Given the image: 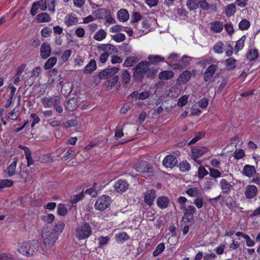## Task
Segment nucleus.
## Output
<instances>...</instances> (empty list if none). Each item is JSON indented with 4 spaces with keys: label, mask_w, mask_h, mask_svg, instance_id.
Returning a JSON list of instances; mask_svg holds the SVG:
<instances>
[{
    "label": "nucleus",
    "mask_w": 260,
    "mask_h": 260,
    "mask_svg": "<svg viewBox=\"0 0 260 260\" xmlns=\"http://www.w3.org/2000/svg\"><path fill=\"white\" fill-rule=\"evenodd\" d=\"M112 39L116 42H122L125 40V36L123 34L118 33L112 36Z\"/></svg>",
    "instance_id": "54"
},
{
    "label": "nucleus",
    "mask_w": 260,
    "mask_h": 260,
    "mask_svg": "<svg viewBox=\"0 0 260 260\" xmlns=\"http://www.w3.org/2000/svg\"><path fill=\"white\" fill-rule=\"evenodd\" d=\"M147 58L149 61V62L153 64H156L159 62L165 61V58L158 55H149Z\"/></svg>",
    "instance_id": "23"
},
{
    "label": "nucleus",
    "mask_w": 260,
    "mask_h": 260,
    "mask_svg": "<svg viewBox=\"0 0 260 260\" xmlns=\"http://www.w3.org/2000/svg\"><path fill=\"white\" fill-rule=\"evenodd\" d=\"M100 246L102 247L107 245L109 240L108 237H100L99 239Z\"/></svg>",
    "instance_id": "64"
},
{
    "label": "nucleus",
    "mask_w": 260,
    "mask_h": 260,
    "mask_svg": "<svg viewBox=\"0 0 260 260\" xmlns=\"http://www.w3.org/2000/svg\"><path fill=\"white\" fill-rule=\"evenodd\" d=\"M134 168L139 173H153V167L146 161H141L134 166Z\"/></svg>",
    "instance_id": "6"
},
{
    "label": "nucleus",
    "mask_w": 260,
    "mask_h": 260,
    "mask_svg": "<svg viewBox=\"0 0 260 260\" xmlns=\"http://www.w3.org/2000/svg\"><path fill=\"white\" fill-rule=\"evenodd\" d=\"M180 167L182 172L188 171L190 169L189 164L186 160L183 161L180 164Z\"/></svg>",
    "instance_id": "56"
},
{
    "label": "nucleus",
    "mask_w": 260,
    "mask_h": 260,
    "mask_svg": "<svg viewBox=\"0 0 260 260\" xmlns=\"http://www.w3.org/2000/svg\"><path fill=\"white\" fill-rule=\"evenodd\" d=\"M118 80V76H114L109 80L106 81L107 87L109 89H112L117 83Z\"/></svg>",
    "instance_id": "33"
},
{
    "label": "nucleus",
    "mask_w": 260,
    "mask_h": 260,
    "mask_svg": "<svg viewBox=\"0 0 260 260\" xmlns=\"http://www.w3.org/2000/svg\"><path fill=\"white\" fill-rule=\"evenodd\" d=\"M65 226L63 221H60L58 224H55L52 229L43 233L42 238L43 243L47 248H50L53 246L58 239V236L62 232Z\"/></svg>",
    "instance_id": "1"
},
{
    "label": "nucleus",
    "mask_w": 260,
    "mask_h": 260,
    "mask_svg": "<svg viewBox=\"0 0 260 260\" xmlns=\"http://www.w3.org/2000/svg\"><path fill=\"white\" fill-rule=\"evenodd\" d=\"M111 198L108 196L103 195L97 199L94 208L100 211L105 210L110 205Z\"/></svg>",
    "instance_id": "5"
},
{
    "label": "nucleus",
    "mask_w": 260,
    "mask_h": 260,
    "mask_svg": "<svg viewBox=\"0 0 260 260\" xmlns=\"http://www.w3.org/2000/svg\"><path fill=\"white\" fill-rule=\"evenodd\" d=\"M37 19L38 22H45L51 20V18L47 13H42L37 16Z\"/></svg>",
    "instance_id": "32"
},
{
    "label": "nucleus",
    "mask_w": 260,
    "mask_h": 260,
    "mask_svg": "<svg viewBox=\"0 0 260 260\" xmlns=\"http://www.w3.org/2000/svg\"><path fill=\"white\" fill-rule=\"evenodd\" d=\"M40 6V2H35L32 4L30 9V14L32 16H35L37 13V11L39 9V7Z\"/></svg>",
    "instance_id": "47"
},
{
    "label": "nucleus",
    "mask_w": 260,
    "mask_h": 260,
    "mask_svg": "<svg viewBox=\"0 0 260 260\" xmlns=\"http://www.w3.org/2000/svg\"><path fill=\"white\" fill-rule=\"evenodd\" d=\"M177 163V160L174 156L172 155H167L163 161L162 165L167 168H173Z\"/></svg>",
    "instance_id": "11"
},
{
    "label": "nucleus",
    "mask_w": 260,
    "mask_h": 260,
    "mask_svg": "<svg viewBox=\"0 0 260 260\" xmlns=\"http://www.w3.org/2000/svg\"><path fill=\"white\" fill-rule=\"evenodd\" d=\"M107 36L106 32L103 29H100L95 33L94 38L97 41H102L106 38Z\"/></svg>",
    "instance_id": "41"
},
{
    "label": "nucleus",
    "mask_w": 260,
    "mask_h": 260,
    "mask_svg": "<svg viewBox=\"0 0 260 260\" xmlns=\"http://www.w3.org/2000/svg\"><path fill=\"white\" fill-rule=\"evenodd\" d=\"M155 197V191L154 190H147L144 196V201L148 205L151 206Z\"/></svg>",
    "instance_id": "16"
},
{
    "label": "nucleus",
    "mask_w": 260,
    "mask_h": 260,
    "mask_svg": "<svg viewBox=\"0 0 260 260\" xmlns=\"http://www.w3.org/2000/svg\"><path fill=\"white\" fill-rule=\"evenodd\" d=\"M165 248V246L164 243H162L159 244L157 246L155 250L153 252V255L154 256H156L158 255L164 250Z\"/></svg>",
    "instance_id": "45"
},
{
    "label": "nucleus",
    "mask_w": 260,
    "mask_h": 260,
    "mask_svg": "<svg viewBox=\"0 0 260 260\" xmlns=\"http://www.w3.org/2000/svg\"><path fill=\"white\" fill-rule=\"evenodd\" d=\"M118 52V49L116 47H115L114 45L111 44L108 45L107 51L106 52L109 53V55L117 53Z\"/></svg>",
    "instance_id": "62"
},
{
    "label": "nucleus",
    "mask_w": 260,
    "mask_h": 260,
    "mask_svg": "<svg viewBox=\"0 0 260 260\" xmlns=\"http://www.w3.org/2000/svg\"><path fill=\"white\" fill-rule=\"evenodd\" d=\"M186 6L190 11L197 9L199 8L198 0H187Z\"/></svg>",
    "instance_id": "31"
},
{
    "label": "nucleus",
    "mask_w": 260,
    "mask_h": 260,
    "mask_svg": "<svg viewBox=\"0 0 260 260\" xmlns=\"http://www.w3.org/2000/svg\"><path fill=\"white\" fill-rule=\"evenodd\" d=\"M245 39L246 36L244 35L236 42V44L235 46V49L237 51V52L243 48Z\"/></svg>",
    "instance_id": "35"
},
{
    "label": "nucleus",
    "mask_w": 260,
    "mask_h": 260,
    "mask_svg": "<svg viewBox=\"0 0 260 260\" xmlns=\"http://www.w3.org/2000/svg\"><path fill=\"white\" fill-rule=\"evenodd\" d=\"M223 43L221 41H219L213 46V49L215 53L221 54L223 52Z\"/></svg>",
    "instance_id": "36"
},
{
    "label": "nucleus",
    "mask_w": 260,
    "mask_h": 260,
    "mask_svg": "<svg viewBox=\"0 0 260 260\" xmlns=\"http://www.w3.org/2000/svg\"><path fill=\"white\" fill-rule=\"evenodd\" d=\"M121 79L122 83L123 84V87L126 88L131 80V75L127 70H122Z\"/></svg>",
    "instance_id": "22"
},
{
    "label": "nucleus",
    "mask_w": 260,
    "mask_h": 260,
    "mask_svg": "<svg viewBox=\"0 0 260 260\" xmlns=\"http://www.w3.org/2000/svg\"><path fill=\"white\" fill-rule=\"evenodd\" d=\"M150 63L147 61L140 62L134 68V77L136 79L142 80L149 71Z\"/></svg>",
    "instance_id": "4"
},
{
    "label": "nucleus",
    "mask_w": 260,
    "mask_h": 260,
    "mask_svg": "<svg viewBox=\"0 0 260 260\" xmlns=\"http://www.w3.org/2000/svg\"><path fill=\"white\" fill-rule=\"evenodd\" d=\"M51 48L48 42H44L41 46L40 55L42 58H47L51 54Z\"/></svg>",
    "instance_id": "12"
},
{
    "label": "nucleus",
    "mask_w": 260,
    "mask_h": 260,
    "mask_svg": "<svg viewBox=\"0 0 260 260\" xmlns=\"http://www.w3.org/2000/svg\"><path fill=\"white\" fill-rule=\"evenodd\" d=\"M51 33L52 29L48 27L43 28L41 31V36L44 38L48 37L51 35Z\"/></svg>",
    "instance_id": "55"
},
{
    "label": "nucleus",
    "mask_w": 260,
    "mask_h": 260,
    "mask_svg": "<svg viewBox=\"0 0 260 260\" xmlns=\"http://www.w3.org/2000/svg\"><path fill=\"white\" fill-rule=\"evenodd\" d=\"M92 233L91 227L87 222H84L82 225L76 227L75 235L79 240L87 239Z\"/></svg>",
    "instance_id": "3"
},
{
    "label": "nucleus",
    "mask_w": 260,
    "mask_h": 260,
    "mask_svg": "<svg viewBox=\"0 0 260 260\" xmlns=\"http://www.w3.org/2000/svg\"><path fill=\"white\" fill-rule=\"evenodd\" d=\"M245 155V152L243 149L236 150L234 152V157L236 159L242 158Z\"/></svg>",
    "instance_id": "63"
},
{
    "label": "nucleus",
    "mask_w": 260,
    "mask_h": 260,
    "mask_svg": "<svg viewBox=\"0 0 260 260\" xmlns=\"http://www.w3.org/2000/svg\"><path fill=\"white\" fill-rule=\"evenodd\" d=\"M191 76L190 72L185 71L180 76L179 78H180L181 82L185 84L190 80Z\"/></svg>",
    "instance_id": "34"
},
{
    "label": "nucleus",
    "mask_w": 260,
    "mask_h": 260,
    "mask_svg": "<svg viewBox=\"0 0 260 260\" xmlns=\"http://www.w3.org/2000/svg\"><path fill=\"white\" fill-rule=\"evenodd\" d=\"M258 56V53L257 49H250L247 54V58L250 61L255 60Z\"/></svg>",
    "instance_id": "30"
},
{
    "label": "nucleus",
    "mask_w": 260,
    "mask_h": 260,
    "mask_svg": "<svg viewBox=\"0 0 260 260\" xmlns=\"http://www.w3.org/2000/svg\"><path fill=\"white\" fill-rule=\"evenodd\" d=\"M208 174V172L203 166H200L198 168V176L200 179H202Z\"/></svg>",
    "instance_id": "46"
},
{
    "label": "nucleus",
    "mask_w": 260,
    "mask_h": 260,
    "mask_svg": "<svg viewBox=\"0 0 260 260\" xmlns=\"http://www.w3.org/2000/svg\"><path fill=\"white\" fill-rule=\"evenodd\" d=\"M236 60L234 58H229L225 60V65L230 67L231 70H233L235 68V63Z\"/></svg>",
    "instance_id": "60"
},
{
    "label": "nucleus",
    "mask_w": 260,
    "mask_h": 260,
    "mask_svg": "<svg viewBox=\"0 0 260 260\" xmlns=\"http://www.w3.org/2000/svg\"><path fill=\"white\" fill-rule=\"evenodd\" d=\"M77 100L72 98L69 99L64 105L66 109L69 111H73L77 108Z\"/></svg>",
    "instance_id": "21"
},
{
    "label": "nucleus",
    "mask_w": 260,
    "mask_h": 260,
    "mask_svg": "<svg viewBox=\"0 0 260 260\" xmlns=\"http://www.w3.org/2000/svg\"><path fill=\"white\" fill-rule=\"evenodd\" d=\"M217 66L212 64L210 65L206 69L204 77L205 82H208L211 80V78L217 70Z\"/></svg>",
    "instance_id": "10"
},
{
    "label": "nucleus",
    "mask_w": 260,
    "mask_h": 260,
    "mask_svg": "<svg viewBox=\"0 0 260 260\" xmlns=\"http://www.w3.org/2000/svg\"><path fill=\"white\" fill-rule=\"evenodd\" d=\"M250 25L249 21L246 19H243L239 23V29L242 30L248 29Z\"/></svg>",
    "instance_id": "39"
},
{
    "label": "nucleus",
    "mask_w": 260,
    "mask_h": 260,
    "mask_svg": "<svg viewBox=\"0 0 260 260\" xmlns=\"http://www.w3.org/2000/svg\"><path fill=\"white\" fill-rule=\"evenodd\" d=\"M256 173V171L255 167L249 165H245L242 171L243 175L249 178L254 176Z\"/></svg>",
    "instance_id": "15"
},
{
    "label": "nucleus",
    "mask_w": 260,
    "mask_h": 260,
    "mask_svg": "<svg viewBox=\"0 0 260 260\" xmlns=\"http://www.w3.org/2000/svg\"><path fill=\"white\" fill-rule=\"evenodd\" d=\"M219 185L222 190V193L223 194H229L233 188V186L225 179H222L220 180Z\"/></svg>",
    "instance_id": "13"
},
{
    "label": "nucleus",
    "mask_w": 260,
    "mask_h": 260,
    "mask_svg": "<svg viewBox=\"0 0 260 260\" xmlns=\"http://www.w3.org/2000/svg\"><path fill=\"white\" fill-rule=\"evenodd\" d=\"M13 181L9 179H3L0 180V190L6 187H9L12 186Z\"/></svg>",
    "instance_id": "40"
},
{
    "label": "nucleus",
    "mask_w": 260,
    "mask_h": 260,
    "mask_svg": "<svg viewBox=\"0 0 260 260\" xmlns=\"http://www.w3.org/2000/svg\"><path fill=\"white\" fill-rule=\"evenodd\" d=\"M209 175L210 177H212L213 180L216 182V179L218 178L221 177V173L217 169L210 168L209 169Z\"/></svg>",
    "instance_id": "37"
},
{
    "label": "nucleus",
    "mask_w": 260,
    "mask_h": 260,
    "mask_svg": "<svg viewBox=\"0 0 260 260\" xmlns=\"http://www.w3.org/2000/svg\"><path fill=\"white\" fill-rule=\"evenodd\" d=\"M236 7L235 4H231L225 8V13L228 17H231L236 13Z\"/></svg>",
    "instance_id": "26"
},
{
    "label": "nucleus",
    "mask_w": 260,
    "mask_h": 260,
    "mask_svg": "<svg viewBox=\"0 0 260 260\" xmlns=\"http://www.w3.org/2000/svg\"><path fill=\"white\" fill-rule=\"evenodd\" d=\"M174 76V73L171 71H164L161 72L158 77L161 80H168L171 79Z\"/></svg>",
    "instance_id": "27"
},
{
    "label": "nucleus",
    "mask_w": 260,
    "mask_h": 260,
    "mask_svg": "<svg viewBox=\"0 0 260 260\" xmlns=\"http://www.w3.org/2000/svg\"><path fill=\"white\" fill-rule=\"evenodd\" d=\"M78 22V19L77 18L70 16L68 19L66 20L65 23L67 24L68 26H71L74 24H76Z\"/></svg>",
    "instance_id": "53"
},
{
    "label": "nucleus",
    "mask_w": 260,
    "mask_h": 260,
    "mask_svg": "<svg viewBox=\"0 0 260 260\" xmlns=\"http://www.w3.org/2000/svg\"><path fill=\"white\" fill-rule=\"evenodd\" d=\"M198 2L199 7H200L203 10H208L211 8L213 10L215 11L216 9L215 6H213V5L210 6L206 0H198Z\"/></svg>",
    "instance_id": "28"
},
{
    "label": "nucleus",
    "mask_w": 260,
    "mask_h": 260,
    "mask_svg": "<svg viewBox=\"0 0 260 260\" xmlns=\"http://www.w3.org/2000/svg\"><path fill=\"white\" fill-rule=\"evenodd\" d=\"M39 247V243L37 240L23 243H18L17 249L18 251L24 255H32Z\"/></svg>",
    "instance_id": "2"
},
{
    "label": "nucleus",
    "mask_w": 260,
    "mask_h": 260,
    "mask_svg": "<svg viewBox=\"0 0 260 260\" xmlns=\"http://www.w3.org/2000/svg\"><path fill=\"white\" fill-rule=\"evenodd\" d=\"M188 99V95H185L181 96L178 100L177 105L180 107H183L187 104Z\"/></svg>",
    "instance_id": "50"
},
{
    "label": "nucleus",
    "mask_w": 260,
    "mask_h": 260,
    "mask_svg": "<svg viewBox=\"0 0 260 260\" xmlns=\"http://www.w3.org/2000/svg\"><path fill=\"white\" fill-rule=\"evenodd\" d=\"M129 238L128 235L125 232L120 233L116 235L117 242H123Z\"/></svg>",
    "instance_id": "43"
},
{
    "label": "nucleus",
    "mask_w": 260,
    "mask_h": 260,
    "mask_svg": "<svg viewBox=\"0 0 260 260\" xmlns=\"http://www.w3.org/2000/svg\"><path fill=\"white\" fill-rule=\"evenodd\" d=\"M186 193L191 197L198 196L199 190L197 187H192L186 190Z\"/></svg>",
    "instance_id": "44"
},
{
    "label": "nucleus",
    "mask_w": 260,
    "mask_h": 260,
    "mask_svg": "<svg viewBox=\"0 0 260 260\" xmlns=\"http://www.w3.org/2000/svg\"><path fill=\"white\" fill-rule=\"evenodd\" d=\"M96 69V63L95 60L91 59L89 63L85 66L84 73L85 74H91Z\"/></svg>",
    "instance_id": "20"
},
{
    "label": "nucleus",
    "mask_w": 260,
    "mask_h": 260,
    "mask_svg": "<svg viewBox=\"0 0 260 260\" xmlns=\"http://www.w3.org/2000/svg\"><path fill=\"white\" fill-rule=\"evenodd\" d=\"M117 19L121 22H124L129 18V14L126 9H122L118 11Z\"/></svg>",
    "instance_id": "18"
},
{
    "label": "nucleus",
    "mask_w": 260,
    "mask_h": 260,
    "mask_svg": "<svg viewBox=\"0 0 260 260\" xmlns=\"http://www.w3.org/2000/svg\"><path fill=\"white\" fill-rule=\"evenodd\" d=\"M41 219L47 222V223H51L54 219V216L52 214H48L45 216H41Z\"/></svg>",
    "instance_id": "57"
},
{
    "label": "nucleus",
    "mask_w": 260,
    "mask_h": 260,
    "mask_svg": "<svg viewBox=\"0 0 260 260\" xmlns=\"http://www.w3.org/2000/svg\"><path fill=\"white\" fill-rule=\"evenodd\" d=\"M84 197V194L83 192V191H81L80 193H79L78 194L75 195L74 196L72 199H71V203L72 204H76L77 202H78L79 201H80L81 199H82Z\"/></svg>",
    "instance_id": "51"
},
{
    "label": "nucleus",
    "mask_w": 260,
    "mask_h": 260,
    "mask_svg": "<svg viewBox=\"0 0 260 260\" xmlns=\"http://www.w3.org/2000/svg\"><path fill=\"white\" fill-rule=\"evenodd\" d=\"M142 18V15L139 12H134L133 13L132 17H131V22L132 23H136L138 22Z\"/></svg>",
    "instance_id": "58"
},
{
    "label": "nucleus",
    "mask_w": 260,
    "mask_h": 260,
    "mask_svg": "<svg viewBox=\"0 0 260 260\" xmlns=\"http://www.w3.org/2000/svg\"><path fill=\"white\" fill-rule=\"evenodd\" d=\"M192 57L187 55H183L180 60V63L182 66L186 67L189 64V61L191 59Z\"/></svg>",
    "instance_id": "59"
},
{
    "label": "nucleus",
    "mask_w": 260,
    "mask_h": 260,
    "mask_svg": "<svg viewBox=\"0 0 260 260\" xmlns=\"http://www.w3.org/2000/svg\"><path fill=\"white\" fill-rule=\"evenodd\" d=\"M139 60V59L136 56H129L125 60L123 66L125 67H133Z\"/></svg>",
    "instance_id": "25"
},
{
    "label": "nucleus",
    "mask_w": 260,
    "mask_h": 260,
    "mask_svg": "<svg viewBox=\"0 0 260 260\" xmlns=\"http://www.w3.org/2000/svg\"><path fill=\"white\" fill-rule=\"evenodd\" d=\"M57 58L56 57H51L49 58L45 63L44 68L46 70L52 68L56 63Z\"/></svg>",
    "instance_id": "29"
},
{
    "label": "nucleus",
    "mask_w": 260,
    "mask_h": 260,
    "mask_svg": "<svg viewBox=\"0 0 260 260\" xmlns=\"http://www.w3.org/2000/svg\"><path fill=\"white\" fill-rule=\"evenodd\" d=\"M16 168V162L14 161L7 168V171L9 177L12 176L15 174Z\"/></svg>",
    "instance_id": "42"
},
{
    "label": "nucleus",
    "mask_w": 260,
    "mask_h": 260,
    "mask_svg": "<svg viewBox=\"0 0 260 260\" xmlns=\"http://www.w3.org/2000/svg\"><path fill=\"white\" fill-rule=\"evenodd\" d=\"M74 154H75L74 150H73L72 149H70L67 151V152L66 153L65 155H63L61 157V160H63V161L67 160L70 157L73 156Z\"/></svg>",
    "instance_id": "61"
},
{
    "label": "nucleus",
    "mask_w": 260,
    "mask_h": 260,
    "mask_svg": "<svg viewBox=\"0 0 260 260\" xmlns=\"http://www.w3.org/2000/svg\"><path fill=\"white\" fill-rule=\"evenodd\" d=\"M191 150L192 158L199 164H201V161L197 160V158L201 157L208 149L206 147H196L191 148Z\"/></svg>",
    "instance_id": "8"
},
{
    "label": "nucleus",
    "mask_w": 260,
    "mask_h": 260,
    "mask_svg": "<svg viewBox=\"0 0 260 260\" xmlns=\"http://www.w3.org/2000/svg\"><path fill=\"white\" fill-rule=\"evenodd\" d=\"M49 76L50 77H53V81L56 82L59 81L60 80V75H58V72L57 69H53L49 71Z\"/></svg>",
    "instance_id": "38"
},
{
    "label": "nucleus",
    "mask_w": 260,
    "mask_h": 260,
    "mask_svg": "<svg viewBox=\"0 0 260 260\" xmlns=\"http://www.w3.org/2000/svg\"><path fill=\"white\" fill-rule=\"evenodd\" d=\"M169 203V199L168 197L161 196L159 197L157 200V205L160 209H164L168 207Z\"/></svg>",
    "instance_id": "24"
},
{
    "label": "nucleus",
    "mask_w": 260,
    "mask_h": 260,
    "mask_svg": "<svg viewBox=\"0 0 260 260\" xmlns=\"http://www.w3.org/2000/svg\"><path fill=\"white\" fill-rule=\"evenodd\" d=\"M205 136L204 133L200 132L196 134L194 138H193L191 141L188 143V145L193 144L196 143L197 141L203 138Z\"/></svg>",
    "instance_id": "48"
},
{
    "label": "nucleus",
    "mask_w": 260,
    "mask_h": 260,
    "mask_svg": "<svg viewBox=\"0 0 260 260\" xmlns=\"http://www.w3.org/2000/svg\"><path fill=\"white\" fill-rule=\"evenodd\" d=\"M214 185V182L211 178H206L204 182V187L206 189H210Z\"/></svg>",
    "instance_id": "52"
},
{
    "label": "nucleus",
    "mask_w": 260,
    "mask_h": 260,
    "mask_svg": "<svg viewBox=\"0 0 260 260\" xmlns=\"http://www.w3.org/2000/svg\"><path fill=\"white\" fill-rule=\"evenodd\" d=\"M211 30L215 33L220 32L223 28V25L222 22L216 21L210 23Z\"/></svg>",
    "instance_id": "19"
},
{
    "label": "nucleus",
    "mask_w": 260,
    "mask_h": 260,
    "mask_svg": "<svg viewBox=\"0 0 260 260\" xmlns=\"http://www.w3.org/2000/svg\"><path fill=\"white\" fill-rule=\"evenodd\" d=\"M128 186L129 184L125 180H120L115 183L114 188L118 192H123L128 189Z\"/></svg>",
    "instance_id": "14"
},
{
    "label": "nucleus",
    "mask_w": 260,
    "mask_h": 260,
    "mask_svg": "<svg viewBox=\"0 0 260 260\" xmlns=\"http://www.w3.org/2000/svg\"><path fill=\"white\" fill-rule=\"evenodd\" d=\"M60 97L54 95L50 98H44L42 99V104L45 107H54L55 105L60 103Z\"/></svg>",
    "instance_id": "9"
},
{
    "label": "nucleus",
    "mask_w": 260,
    "mask_h": 260,
    "mask_svg": "<svg viewBox=\"0 0 260 260\" xmlns=\"http://www.w3.org/2000/svg\"><path fill=\"white\" fill-rule=\"evenodd\" d=\"M257 191V188L255 185H249L246 188L245 196L247 199H252L256 196Z\"/></svg>",
    "instance_id": "17"
},
{
    "label": "nucleus",
    "mask_w": 260,
    "mask_h": 260,
    "mask_svg": "<svg viewBox=\"0 0 260 260\" xmlns=\"http://www.w3.org/2000/svg\"><path fill=\"white\" fill-rule=\"evenodd\" d=\"M196 211V208L192 206H188L186 209L184 213L181 221V226H183V222H185L186 221L188 222H192L194 220V214Z\"/></svg>",
    "instance_id": "7"
},
{
    "label": "nucleus",
    "mask_w": 260,
    "mask_h": 260,
    "mask_svg": "<svg viewBox=\"0 0 260 260\" xmlns=\"http://www.w3.org/2000/svg\"><path fill=\"white\" fill-rule=\"evenodd\" d=\"M67 209L63 204H59L57 208V213L59 215L64 216L67 213Z\"/></svg>",
    "instance_id": "49"
}]
</instances>
